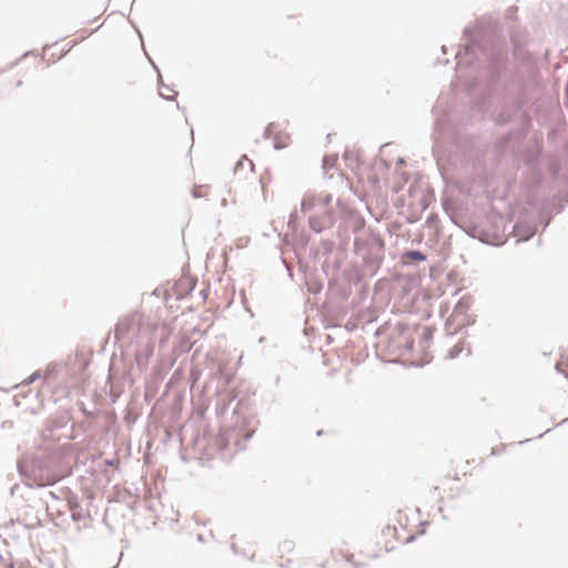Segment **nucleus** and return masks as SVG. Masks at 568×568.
<instances>
[{"label":"nucleus","instance_id":"obj_24","mask_svg":"<svg viewBox=\"0 0 568 568\" xmlns=\"http://www.w3.org/2000/svg\"><path fill=\"white\" fill-rule=\"evenodd\" d=\"M282 264L285 266V270L287 272V275L290 278H293V268L292 265L286 262V260L283 256H280Z\"/></svg>","mask_w":568,"mask_h":568},{"label":"nucleus","instance_id":"obj_5","mask_svg":"<svg viewBox=\"0 0 568 568\" xmlns=\"http://www.w3.org/2000/svg\"><path fill=\"white\" fill-rule=\"evenodd\" d=\"M333 210L315 212L314 214H311L308 217V226L313 232L320 234L325 229L329 227L333 224Z\"/></svg>","mask_w":568,"mask_h":568},{"label":"nucleus","instance_id":"obj_26","mask_svg":"<svg viewBox=\"0 0 568 568\" xmlns=\"http://www.w3.org/2000/svg\"><path fill=\"white\" fill-rule=\"evenodd\" d=\"M455 59L457 60V65H460L463 63L460 50L456 51Z\"/></svg>","mask_w":568,"mask_h":568},{"label":"nucleus","instance_id":"obj_8","mask_svg":"<svg viewBox=\"0 0 568 568\" xmlns=\"http://www.w3.org/2000/svg\"><path fill=\"white\" fill-rule=\"evenodd\" d=\"M426 260L427 255L419 250H406L402 255L404 265H417Z\"/></svg>","mask_w":568,"mask_h":568},{"label":"nucleus","instance_id":"obj_12","mask_svg":"<svg viewBox=\"0 0 568 568\" xmlns=\"http://www.w3.org/2000/svg\"><path fill=\"white\" fill-rule=\"evenodd\" d=\"M331 270L333 272L338 271L339 270V262L335 261L333 263V265H329L328 261H325L322 264V271L328 277V288H333L337 284V278L334 276V274L331 273Z\"/></svg>","mask_w":568,"mask_h":568},{"label":"nucleus","instance_id":"obj_16","mask_svg":"<svg viewBox=\"0 0 568 568\" xmlns=\"http://www.w3.org/2000/svg\"><path fill=\"white\" fill-rule=\"evenodd\" d=\"M312 210L318 212L317 199L312 195H305L301 202V211L305 214Z\"/></svg>","mask_w":568,"mask_h":568},{"label":"nucleus","instance_id":"obj_17","mask_svg":"<svg viewBox=\"0 0 568 568\" xmlns=\"http://www.w3.org/2000/svg\"><path fill=\"white\" fill-rule=\"evenodd\" d=\"M307 292L310 294H318L323 288V283L315 276H307L306 278Z\"/></svg>","mask_w":568,"mask_h":568},{"label":"nucleus","instance_id":"obj_14","mask_svg":"<svg viewBox=\"0 0 568 568\" xmlns=\"http://www.w3.org/2000/svg\"><path fill=\"white\" fill-rule=\"evenodd\" d=\"M550 206L555 210L556 214L561 213L568 206V196L561 194L552 195Z\"/></svg>","mask_w":568,"mask_h":568},{"label":"nucleus","instance_id":"obj_2","mask_svg":"<svg viewBox=\"0 0 568 568\" xmlns=\"http://www.w3.org/2000/svg\"><path fill=\"white\" fill-rule=\"evenodd\" d=\"M384 241L379 236H361L354 240V253L363 261V275L373 277L376 275L384 260Z\"/></svg>","mask_w":568,"mask_h":568},{"label":"nucleus","instance_id":"obj_21","mask_svg":"<svg viewBox=\"0 0 568 568\" xmlns=\"http://www.w3.org/2000/svg\"><path fill=\"white\" fill-rule=\"evenodd\" d=\"M332 201V195L327 194L323 199L317 200L318 211L324 212L325 210H329L327 205Z\"/></svg>","mask_w":568,"mask_h":568},{"label":"nucleus","instance_id":"obj_10","mask_svg":"<svg viewBox=\"0 0 568 568\" xmlns=\"http://www.w3.org/2000/svg\"><path fill=\"white\" fill-rule=\"evenodd\" d=\"M293 550H294V545L291 541H284L278 546L280 558L284 559V557H286L285 562L281 561L278 564L280 567L286 568L291 565L292 559L290 558V555L293 554Z\"/></svg>","mask_w":568,"mask_h":568},{"label":"nucleus","instance_id":"obj_9","mask_svg":"<svg viewBox=\"0 0 568 568\" xmlns=\"http://www.w3.org/2000/svg\"><path fill=\"white\" fill-rule=\"evenodd\" d=\"M514 230L515 235L517 236L516 243L526 242L529 239H531L536 233V227L531 225L516 224Z\"/></svg>","mask_w":568,"mask_h":568},{"label":"nucleus","instance_id":"obj_11","mask_svg":"<svg viewBox=\"0 0 568 568\" xmlns=\"http://www.w3.org/2000/svg\"><path fill=\"white\" fill-rule=\"evenodd\" d=\"M395 520L400 527V530H398L399 534L409 535L413 537L412 528L414 525L409 521L408 515L406 513L399 510L396 515Z\"/></svg>","mask_w":568,"mask_h":568},{"label":"nucleus","instance_id":"obj_15","mask_svg":"<svg viewBox=\"0 0 568 568\" xmlns=\"http://www.w3.org/2000/svg\"><path fill=\"white\" fill-rule=\"evenodd\" d=\"M334 248V242L331 240H322L320 243V246L316 250H312V254L314 258H317L318 255L322 253L323 255L328 256Z\"/></svg>","mask_w":568,"mask_h":568},{"label":"nucleus","instance_id":"obj_3","mask_svg":"<svg viewBox=\"0 0 568 568\" xmlns=\"http://www.w3.org/2000/svg\"><path fill=\"white\" fill-rule=\"evenodd\" d=\"M511 77L508 80L503 79L496 87L495 90L488 88L487 82L485 81V97L489 98L493 94L497 93L499 89L503 90L504 94V104L500 106V110L495 116V122L498 125H505L513 121L516 113H518L523 108V94L517 93L514 98H510V85L515 82V73L510 68Z\"/></svg>","mask_w":568,"mask_h":568},{"label":"nucleus","instance_id":"obj_1","mask_svg":"<svg viewBox=\"0 0 568 568\" xmlns=\"http://www.w3.org/2000/svg\"><path fill=\"white\" fill-rule=\"evenodd\" d=\"M471 32L469 27L463 30L465 37H470L469 42L464 45L465 54L469 57L467 63L471 64L473 59H479L481 55L487 62L485 71L487 85L495 90L503 79L508 80L511 77L507 44L486 38L476 40L471 37Z\"/></svg>","mask_w":568,"mask_h":568},{"label":"nucleus","instance_id":"obj_33","mask_svg":"<svg viewBox=\"0 0 568 568\" xmlns=\"http://www.w3.org/2000/svg\"><path fill=\"white\" fill-rule=\"evenodd\" d=\"M442 51L446 53V45H442Z\"/></svg>","mask_w":568,"mask_h":568},{"label":"nucleus","instance_id":"obj_7","mask_svg":"<svg viewBox=\"0 0 568 568\" xmlns=\"http://www.w3.org/2000/svg\"><path fill=\"white\" fill-rule=\"evenodd\" d=\"M447 119L446 116L437 118L434 122V133H433V153L436 155L438 149L440 148V139L444 134V131L447 126Z\"/></svg>","mask_w":568,"mask_h":568},{"label":"nucleus","instance_id":"obj_13","mask_svg":"<svg viewBox=\"0 0 568 568\" xmlns=\"http://www.w3.org/2000/svg\"><path fill=\"white\" fill-rule=\"evenodd\" d=\"M468 465V462L463 463H456L454 467L447 473L446 478L447 479H454V480H460L462 477H466L467 475H470L467 470H464V468Z\"/></svg>","mask_w":568,"mask_h":568},{"label":"nucleus","instance_id":"obj_27","mask_svg":"<svg viewBox=\"0 0 568 568\" xmlns=\"http://www.w3.org/2000/svg\"><path fill=\"white\" fill-rule=\"evenodd\" d=\"M175 95H176V93L174 95H165L163 92H160V97L168 101L174 100Z\"/></svg>","mask_w":568,"mask_h":568},{"label":"nucleus","instance_id":"obj_31","mask_svg":"<svg viewBox=\"0 0 568 568\" xmlns=\"http://www.w3.org/2000/svg\"><path fill=\"white\" fill-rule=\"evenodd\" d=\"M361 282V276L359 275H355V280H354V283L357 284Z\"/></svg>","mask_w":568,"mask_h":568},{"label":"nucleus","instance_id":"obj_22","mask_svg":"<svg viewBox=\"0 0 568 568\" xmlns=\"http://www.w3.org/2000/svg\"><path fill=\"white\" fill-rule=\"evenodd\" d=\"M336 160H337V155L324 156L323 158V168L325 170L332 169L335 165Z\"/></svg>","mask_w":568,"mask_h":568},{"label":"nucleus","instance_id":"obj_23","mask_svg":"<svg viewBox=\"0 0 568 568\" xmlns=\"http://www.w3.org/2000/svg\"><path fill=\"white\" fill-rule=\"evenodd\" d=\"M244 161H247V163H248V165H250V168H251V171H253V170H254V164H253V162H252L250 159H247L246 156H244L243 159H241V160H239V161L236 162V164H235V166H234V171H237L240 168L244 166Z\"/></svg>","mask_w":568,"mask_h":568},{"label":"nucleus","instance_id":"obj_19","mask_svg":"<svg viewBox=\"0 0 568 568\" xmlns=\"http://www.w3.org/2000/svg\"><path fill=\"white\" fill-rule=\"evenodd\" d=\"M308 242L310 237L304 232L300 233L295 239V245L303 250L306 248Z\"/></svg>","mask_w":568,"mask_h":568},{"label":"nucleus","instance_id":"obj_34","mask_svg":"<svg viewBox=\"0 0 568 568\" xmlns=\"http://www.w3.org/2000/svg\"><path fill=\"white\" fill-rule=\"evenodd\" d=\"M21 84H22V81H21V80H19V81L17 82V87H21Z\"/></svg>","mask_w":568,"mask_h":568},{"label":"nucleus","instance_id":"obj_35","mask_svg":"<svg viewBox=\"0 0 568 568\" xmlns=\"http://www.w3.org/2000/svg\"><path fill=\"white\" fill-rule=\"evenodd\" d=\"M222 205H224V206L226 205V199L222 200Z\"/></svg>","mask_w":568,"mask_h":568},{"label":"nucleus","instance_id":"obj_30","mask_svg":"<svg viewBox=\"0 0 568 568\" xmlns=\"http://www.w3.org/2000/svg\"><path fill=\"white\" fill-rule=\"evenodd\" d=\"M192 195H193V197H196V199L202 196V194L197 191L196 187L193 189Z\"/></svg>","mask_w":568,"mask_h":568},{"label":"nucleus","instance_id":"obj_29","mask_svg":"<svg viewBox=\"0 0 568 568\" xmlns=\"http://www.w3.org/2000/svg\"><path fill=\"white\" fill-rule=\"evenodd\" d=\"M283 148H284V144H282L277 140L274 141V149L275 150H282Z\"/></svg>","mask_w":568,"mask_h":568},{"label":"nucleus","instance_id":"obj_6","mask_svg":"<svg viewBox=\"0 0 568 568\" xmlns=\"http://www.w3.org/2000/svg\"><path fill=\"white\" fill-rule=\"evenodd\" d=\"M464 232L471 239H476L484 244H494L490 234L486 232L481 226L476 224H467L460 226Z\"/></svg>","mask_w":568,"mask_h":568},{"label":"nucleus","instance_id":"obj_25","mask_svg":"<svg viewBox=\"0 0 568 568\" xmlns=\"http://www.w3.org/2000/svg\"><path fill=\"white\" fill-rule=\"evenodd\" d=\"M272 123H270L265 130H264V133H263V138L264 139H268L271 136V133H272Z\"/></svg>","mask_w":568,"mask_h":568},{"label":"nucleus","instance_id":"obj_32","mask_svg":"<svg viewBox=\"0 0 568 568\" xmlns=\"http://www.w3.org/2000/svg\"><path fill=\"white\" fill-rule=\"evenodd\" d=\"M550 220H551V216H549V217L547 219V221H546V223H545V227L549 225Z\"/></svg>","mask_w":568,"mask_h":568},{"label":"nucleus","instance_id":"obj_28","mask_svg":"<svg viewBox=\"0 0 568 568\" xmlns=\"http://www.w3.org/2000/svg\"><path fill=\"white\" fill-rule=\"evenodd\" d=\"M159 84H160L162 88H164L165 90L173 91V89H172L171 87L165 85V84L163 83L162 78H161V75H160V74H159Z\"/></svg>","mask_w":568,"mask_h":568},{"label":"nucleus","instance_id":"obj_4","mask_svg":"<svg viewBox=\"0 0 568 568\" xmlns=\"http://www.w3.org/2000/svg\"><path fill=\"white\" fill-rule=\"evenodd\" d=\"M410 539L412 536L399 534L396 525H388L383 529L378 545L383 547L385 551H392L397 545L407 542Z\"/></svg>","mask_w":568,"mask_h":568},{"label":"nucleus","instance_id":"obj_18","mask_svg":"<svg viewBox=\"0 0 568 568\" xmlns=\"http://www.w3.org/2000/svg\"><path fill=\"white\" fill-rule=\"evenodd\" d=\"M557 369L568 377V353L562 355L560 361L556 365Z\"/></svg>","mask_w":568,"mask_h":568},{"label":"nucleus","instance_id":"obj_20","mask_svg":"<svg viewBox=\"0 0 568 568\" xmlns=\"http://www.w3.org/2000/svg\"><path fill=\"white\" fill-rule=\"evenodd\" d=\"M297 219H298V213L297 211H293L290 216H288V221H287V226L288 229L292 231V232H297Z\"/></svg>","mask_w":568,"mask_h":568}]
</instances>
